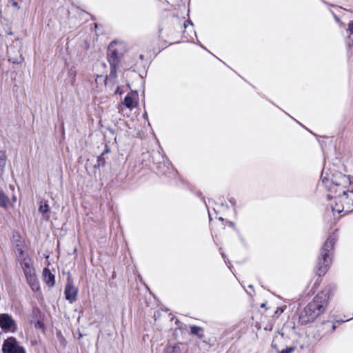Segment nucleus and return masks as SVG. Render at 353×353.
Listing matches in <instances>:
<instances>
[{
    "mask_svg": "<svg viewBox=\"0 0 353 353\" xmlns=\"http://www.w3.org/2000/svg\"><path fill=\"white\" fill-rule=\"evenodd\" d=\"M138 94L136 92L128 93L122 101V105L130 110H132L137 105Z\"/></svg>",
    "mask_w": 353,
    "mask_h": 353,
    "instance_id": "obj_8",
    "label": "nucleus"
},
{
    "mask_svg": "<svg viewBox=\"0 0 353 353\" xmlns=\"http://www.w3.org/2000/svg\"><path fill=\"white\" fill-rule=\"evenodd\" d=\"M104 154V152H103L97 159V163L94 165V168L103 166L105 164V159L103 157V155Z\"/></svg>",
    "mask_w": 353,
    "mask_h": 353,
    "instance_id": "obj_22",
    "label": "nucleus"
},
{
    "mask_svg": "<svg viewBox=\"0 0 353 353\" xmlns=\"http://www.w3.org/2000/svg\"><path fill=\"white\" fill-rule=\"evenodd\" d=\"M188 26H191V28L192 29L193 23L190 21H187L184 23V28L186 29L188 28Z\"/></svg>",
    "mask_w": 353,
    "mask_h": 353,
    "instance_id": "obj_24",
    "label": "nucleus"
},
{
    "mask_svg": "<svg viewBox=\"0 0 353 353\" xmlns=\"http://www.w3.org/2000/svg\"><path fill=\"white\" fill-rule=\"evenodd\" d=\"M332 181L335 185L343 187H346L350 183L349 177L341 172L334 174Z\"/></svg>",
    "mask_w": 353,
    "mask_h": 353,
    "instance_id": "obj_9",
    "label": "nucleus"
},
{
    "mask_svg": "<svg viewBox=\"0 0 353 353\" xmlns=\"http://www.w3.org/2000/svg\"><path fill=\"white\" fill-rule=\"evenodd\" d=\"M249 288H252V285H249Z\"/></svg>",
    "mask_w": 353,
    "mask_h": 353,
    "instance_id": "obj_35",
    "label": "nucleus"
},
{
    "mask_svg": "<svg viewBox=\"0 0 353 353\" xmlns=\"http://www.w3.org/2000/svg\"><path fill=\"white\" fill-rule=\"evenodd\" d=\"M338 201L344 203L341 208H335L338 214L343 212L345 214L353 211V191L344 192L342 195L338 196Z\"/></svg>",
    "mask_w": 353,
    "mask_h": 353,
    "instance_id": "obj_4",
    "label": "nucleus"
},
{
    "mask_svg": "<svg viewBox=\"0 0 353 353\" xmlns=\"http://www.w3.org/2000/svg\"><path fill=\"white\" fill-rule=\"evenodd\" d=\"M335 329H336V325H332V331H334V330H335Z\"/></svg>",
    "mask_w": 353,
    "mask_h": 353,
    "instance_id": "obj_28",
    "label": "nucleus"
},
{
    "mask_svg": "<svg viewBox=\"0 0 353 353\" xmlns=\"http://www.w3.org/2000/svg\"><path fill=\"white\" fill-rule=\"evenodd\" d=\"M39 211L43 214L44 218L47 219H49L50 216L48 212H50V207L47 201L43 203L42 202L40 203Z\"/></svg>",
    "mask_w": 353,
    "mask_h": 353,
    "instance_id": "obj_17",
    "label": "nucleus"
},
{
    "mask_svg": "<svg viewBox=\"0 0 353 353\" xmlns=\"http://www.w3.org/2000/svg\"><path fill=\"white\" fill-rule=\"evenodd\" d=\"M2 350L3 353H26L23 347L18 344L14 338H9L4 341Z\"/></svg>",
    "mask_w": 353,
    "mask_h": 353,
    "instance_id": "obj_5",
    "label": "nucleus"
},
{
    "mask_svg": "<svg viewBox=\"0 0 353 353\" xmlns=\"http://www.w3.org/2000/svg\"><path fill=\"white\" fill-rule=\"evenodd\" d=\"M347 321H348V319H347L346 321L341 320V321H340V322H343H343Z\"/></svg>",
    "mask_w": 353,
    "mask_h": 353,
    "instance_id": "obj_32",
    "label": "nucleus"
},
{
    "mask_svg": "<svg viewBox=\"0 0 353 353\" xmlns=\"http://www.w3.org/2000/svg\"><path fill=\"white\" fill-rule=\"evenodd\" d=\"M324 174L325 171L323 170L321 176L323 183H325V181H327L329 180V178L325 176Z\"/></svg>",
    "mask_w": 353,
    "mask_h": 353,
    "instance_id": "obj_25",
    "label": "nucleus"
},
{
    "mask_svg": "<svg viewBox=\"0 0 353 353\" xmlns=\"http://www.w3.org/2000/svg\"><path fill=\"white\" fill-rule=\"evenodd\" d=\"M15 252L18 256L19 260L23 259V257H27L24 255V248L21 245L17 244L15 248Z\"/></svg>",
    "mask_w": 353,
    "mask_h": 353,
    "instance_id": "obj_20",
    "label": "nucleus"
},
{
    "mask_svg": "<svg viewBox=\"0 0 353 353\" xmlns=\"http://www.w3.org/2000/svg\"><path fill=\"white\" fill-rule=\"evenodd\" d=\"M337 241V236L335 233L328 236L324 243L320 254V258L317 264V274L321 276L327 272L332 261V252L334 250V245Z\"/></svg>",
    "mask_w": 353,
    "mask_h": 353,
    "instance_id": "obj_2",
    "label": "nucleus"
},
{
    "mask_svg": "<svg viewBox=\"0 0 353 353\" xmlns=\"http://www.w3.org/2000/svg\"><path fill=\"white\" fill-rule=\"evenodd\" d=\"M8 199L2 192H0V206L6 208L8 206Z\"/></svg>",
    "mask_w": 353,
    "mask_h": 353,
    "instance_id": "obj_21",
    "label": "nucleus"
},
{
    "mask_svg": "<svg viewBox=\"0 0 353 353\" xmlns=\"http://www.w3.org/2000/svg\"><path fill=\"white\" fill-rule=\"evenodd\" d=\"M25 275L31 289L34 292L38 291L40 289V286L35 274V271Z\"/></svg>",
    "mask_w": 353,
    "mask_h": 353,
    "instance_id": "obj_11",
    "label": "nucleus"
},
{
    "mask_svg": "<svg viewBox=\"0 0 353 353\" xmlns=\"http://www.w3.org/2000/svg\"><path fill=\"white\" fill-rule=\"evenodd\" d=\"M283 339V334H281L280 336H275L272 341V347L275 348L278 353H292L294 350V347L291 346L286 348H280L278 345L276 344V342L279 341L280 339Z\"/></svg>",
    "mask_w": 353,
    "mask_h": 353,
    "instance_id": "obj_12",
    "label": "nucleus"
},
{
    "mask_svg": "<svg viewBox=\"0 0 353 353\" xmlns=\"http://www.w3.org/2000/svg\"><path fill=\"white\" fill-rule=\"evenodd\" d=\"M12 5H13L14 6H17V5H18V4H17V2H14V3H12Z\"/></svg>",
    "mask_w": 353,
    "mask_h": 353,
    "instance_id": "obj_29",
    "label": "nucleus"
},
{
    "mask_svg": "<svg viewBox=\"0 0 353 353\" xmlns=\"http://www.w3.org/2000/svg\"><path fill=\"white\" fill-rule=\"evenodd\" d=\"M190 333L192 335L197 336L199 339H203L204 336L203 329L196 325L190 326Z\"/></svg>",
    "mask_w": 353,
    "mask_h": 353,
    "instance_id": "obj_16",
    "label": "nucleus"
},
{
    "mask_svg": "<svg viewBox=\"0 0 353 353\" xmlns=\"http://www.w3.org/2000/svg\"><path fill=\"white\" fill-rule=\"evenodd\" d=\"M0 327L4 331L14 332L17 329V324L12 317L8 314H1Z\"/></svg>",
    "mask_w": 353,
    "mask_h": 353,
    "instance_id": "obj_6",
    "label": "nucleus"
},
{
    "mask_svg": "<svg viewBox=\"0 0 353 353\" xmlns=\"http://www.w3.org/2000/svg\"><path fill=\"white\" fill-rule=\"evenodd\" d=\"M19 261H21V265L25 274L34 272V269L32 265V261L29 257H23Z\"/></svg>",
    "mask_w": 353,
    "mask_h": 353,
    "instance_id": "obj_13",
    "label": "nucleus"
},
{
    "mask_svg": "<svg viewBox=\"0 0 353 353\" xmlns=\"http://www.w3.org/2000/svg\"><path fill=\"white\" fill-rule=\"evenodd\" d=\"M122 49L123 44L117 41L111 42L108 46V58L110 65V79L117 78V69L123 54Z\"/></svg>",
    "mask_w": 353,
    "mask_h": 353,
    "instance_id": "obj_3",
    "label": "nucleus"
},
{
    "mask_svg": "<svg viewBox=\"0 0 353 353\" xmlns=\"http://www.w3.org/2000/svg\"><path fill=\"white\" fill-rule=\"evenodd\" d=\"M331 287L327 286L321 291L304 310L301 312L299 320L302 324L314 321L319 316L325 312L329 303Z\"/></svg>",
    "mask_w": 353,
    "mask_h": 353,
    "instance_id": "obj_1",
    "label": "nucleus"
},
{
    "mask_svg": "<svg viewBox=\"0 0 353 353\" xmlns=\"http://www.w3.org/2000/svg\"><path fill=\"white\" fill-rule=\"evenodd\" d=\"M342 205H344V203H340L338 201V197L336 199L335 204H332L331 208L333 212H337V210H335V208H341Z\"/></svg>",
    "mask_w": 353,
    "mask_h": 353,
    "instance_id": "obj_23",
    "label": "nucleus"
},
{
    "mask_svg": "<svg viewBox=\"0 0 353 353\" xmlns=\"http://www.w3.org/2000/svg\"><path fill=\"white\" fill-rule=\"evenodd\" d=\"M140 58H141V59H143V54H141V55H140Z\"/></svg>",
    "mask_w": 353,
    "mask_h": 353,
    "instance_id": "obj_31",
    "label": "nucleus"
},
{
    "mask_svg": "<svg viewBox=\"0 0 353 353\" xmlns=\"http://www.w3.org/2000/svg\"><path fill=\"white\" fill-rule=\"evenodd\" d=\"M107 80V76L101 74L96 75L94 82L92 83V89L97 92L101 91L105 87Z\"/></svg>",
    "mask_w": 353,
    "mask_h": 353,
    "instance_id": "obj_10",
    "label": "nucleus"
},
{
    "mask_svg": "<svg viewBox=\"0 0 353 353\" xmlns=\"http://www.w3.org/2000/svg\"><path fill=\"white\" fill-rule=\"evenodd\" d=\"M78 290L77 288L74 286L72 282L68 281L65 288L64 294L65 296V299L70 303H73L76 300V297L77 295Z\"/></svg>",
    "mask_w": 353,
    "mask_h": 353,
    "instance_id": "obj_7",
    "label": "nucleus"
},
{
    "mask_svg": "<svg viewBox=\"0 0 353 353\" xmlns=\"http://www.w3.org/2000/svg\"><path fill=\"white\" fill-rule=\"evenodd\" d=\"M185 33H186V31H184V32H183L184 37H186V38H188V36H186V35H185Z\"/></svg>",
    "mask_w": 353,
    "mask_h": 353,
    "instance_id": "obj_30",
    "label": "nucleus"
},
{
    "mask_svg": "<svg viewBox=\"0 0 353 353\" xmlns=\"http://www.w3.org/2000/svg\"><path fill=\"white\" fill-rule=\"evenodd\" d=\"M283 311H284V309L283 307H278L276 309V310L275 311V314H278V313L281 314V313L283 312Z\"/></svg>",
    "mask_w": 353,
    "mask_h": 353,
    "instance_id": "obj_26",
    "label": "nucleus"
},
{
    "mask_svg": "<svg viewBox=\"0 0 353 353\" xmlns=\"http://www.w3.org/2000/svg\"><path fill=\"white\" fill-rule=\"evenodd\" d=\"M13 200L15 201H16V196H14L13 197Z\"/></svg>",
    "mask_w": 353,
    "mask_h": 353,
    "instance_id": "obj_33",
    "label": "nucleus"
},
{
    "mask_svg": "<svg viewBox=\"0 0 353 353\" xmlns=\"http://www.w3.org/2000/svg\"><path fill=\"white\" fill-rule=\"evenodd\" d=\"M77 75V70L75 67H71L68 70V77L71 84H74L75 82V77Z\"/></svg>",
    "mask_w": 353,
    "mask_h": 353,
    "instance_id": "obj_19",
    "label": "nucleus"
},
{
    "mask_svg": "<svg viewBox=\"0 0 353 353\" xmlns=\"http://www.w3.org/2000/svg\"><path fill=\"white\" fill-rule=\"evenodd\" d=\"M230 225H234V223H233L232 222H230Z\"/></svg>",
    "mask_w": 353,
    "mask_h": 353,
    "instance_id": "obj_34",
    "label": "nucleus"
},
{
    "mask_svg": "<svg viewBox=\"0 0 353 353\" xmlns=\"http://www.w3.org/2000/svg\"><path fill=\"white\" fill-rule=\"evenodd\" d=\"M347 46L351 48L353 46V21H351L347 24Z\"/></svg>",
    "mask_w": 353,
    "mask_h": 353,
    "instance_id": "obj_15",
    "label": "nucleus"
},
{
    "mask_svg": "<svg viewBox=\"0 0 353 353\" xmlns=\"http://www.w3.org/2000/svg\"><path fill=\"white\" fill-rule=\"evenodd\" d=\"M6 161H7L6 154L3 152L0 151V177L1 176V175L3 172V170H4L6 164Z\"/></svg>",
    "mask_w": 353,
    "mask_h": 353,
    "instance_id": "obj_18",
    "label": "nucleus"
},
{
    "mask_svg": "<svg viewBox=\"0 0 353 353\" xmlns=\"http://www.w3.org/2000/svg\"><path fill=\"white\" fill-rule=\"evenodd\" d=\"M44 282L49 286H53L55 283L54 275L52 274L48 268H44L43 271Z\"/></svg>",
    "mask_w": 353,
    "mask_h": 353,
    "instance_id": "obj_14",
    "label": "nucleus"
},
{
    "mask_svg": "<svg viewBox=\"0 0 353 353\" xmlns=\"http://www.w3.org/2000/svg\"><path fill=\"white\" fill-rule=\"evenodd\" d=\"M110 152V150H109V149L108 148V147L106 146V149H105V150L103 152H104V154H105V153H108V152Z\"/></svg>",
    "mask_w": 353,
    "mask_h": 353,
    "instance_id": "obj_27",
    "label": "nucleus"
}]
</instances>
